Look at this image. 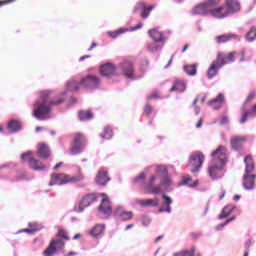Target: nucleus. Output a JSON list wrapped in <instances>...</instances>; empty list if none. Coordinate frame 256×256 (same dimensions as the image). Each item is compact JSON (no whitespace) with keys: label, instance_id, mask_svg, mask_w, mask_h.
Instances as JSON below:
<instances>
[{"label":"nucleus","instance_id":"nucleus-7","mask_svg":"<svg viewBox=\"0 0 256 256\" xmlns=\"http://www.w3.org/2000/svg\"><path fill=\"white\" fill-rule=\"evenodd\" d=\"M205 161V155L201 152H194L190 155L188 162V169L191 173H199L203 163Z\"/></svg>","mask_w":256,"mask_h":256},{"label":"nucleus","instance_id":"nucleus-31","mask_svg":"<svg viewBox=\"0 0 256 256\" xmlns=\"http://www.w3.org/2000/svg\"><path fill=\"white\" fill-rule=\"evenodd\" d=\"M8 130L11 133H17V132L21 131V123H19V121H17V120H10L8 122Z\"/></svg>","mask_w":256,"mask_h":256},{"label":"nucleus","instance_id":"nucleus-1","mask_svg":"<svg viewBox=\"0 0 256 256\" xmlns=\"http://www.w3.org/2000/svg\"><path fill=\"white\" fill-rule=\"evenodd\" d=\"M155 174L150 177V180L144 185V190L149 195L161 194V189L164 191H172L171 185L173 180L169 176V170L165 165L152 166Z\"/></svg>","mask_w":256,"mask_h":256},{"label":"nucleus","instance_id":"nucleus-2","mask_svg":"<svg viewBox=\"0 0 256 256\" xmlns=\"http://www.w3.org/2000/svg\"><path fill=\"white\" fill-rule=\"evenodd\" d=\"M53 93L51 90H45L40 93V99L34 103L33 117L38 121H45L47 115L51 113V107L61 105L66 99L67 92L63 91L58 94L53 100H49V96Z\"/></svg>","mask_w":256,"mask_h":256},{"label":"nucleus","instance_id":"nucleus-14","mask_svg":"<svg viewBox=\"0 0 256 256\" xmlns=\"http://www.w3.org/2000/svg\"><path fill=\"white\" fill-rule=\"evenodd\" d=\"M114 215L119 218L120 221H131L133 219V211H127L123 206H117L114 209Z\"/></svg>","mask_w":256,"mask_h":256},{"label":"nucleus","instance_id":"nucleus-16","mask_svg":"<svg viewBox=\"0 0 256 256\" xmlns=\"http://www.w3.org/2000/svg\"><path fill=\"white\" fill-rule=\"evenodd\" d=\"M171 205H173V199L166 194H162V203L160 208L158 209V213L171 214V212L173 211Z\"/></svg>","mask_w":256,"mask_h":256},{"label":"nucleus","instance_id":"nucleus-48","mask_svg":"<svg viewBox=\"0 0 256 256\" xmlns=\"http://www.w3.org/2000/svg\"><path fill=\"white\" fill-rule=\"evenodd\" d=\"M153 113V107H151V105L146 104V106L144 107V115H146V117H149V114Z\"/></svg>","mask_w":256,"mask_h":256},{"label":"nucleus","instance_id":"nucleus-45","mask_svg":"<svg viewBox=\"0 0 256 256\" xmlns=\"http://www.w3.org/2000/svg\"><path fill=\"white\" fill-rule=\"evenodd\" d=\"M256 96L255 91H252L249 93L248 97L246 98L244 104H243V109H245L247 107V103H249L250 101H253V98Z\"/></svg>","mask_w":256,"mask_h":256},{"label":"nucleus","instance_id":"nucleus-20","mask_svg":"<svg viewBox=\"0 0 256 256\" xmlns=\"http://www.w3.org/2000/svg\"><path fill=\"white\" fill-rule=\"evenodd\" d=\"M225 104V95L223 93H219L214 99L210 100L208 102V105L210 107H213L216 111L221 109L223 105Z\"/></svg>","mask_w":256,"mask_h":256},{"label":"nucleus","instance_id":"nucleus-40","mask_svg":"<svg viewBox=\"0 0 256 256\" xmlns=\"http://www.w3.org/2000/svg\"><path fill=\"white\" fill-rule=\"evenodd\" d=\"M83 179H85V176L79 173L76 176H68V183H79L80 181H83Z\"/></svg>","mask_w":256,"mask_h":256},{"label":"nucleus","instance_id":"nucleus-47","mask_svg":"<svg viewBox=\"0 0 256 256\" xmlns=\"http://www.w3.org/2000/svg\"><path fill=\"white\" fill-rule=\"evenodd\" d=\"M145 177H147V174H145V172H142L139 174V176L133 179V183H139V181H143Z\"/></svg>","mask_w":256,"mask_h":256},{"label":"nucleus","instance_id":"nucleus-13","mask_svg":"<svg viewBox=\"0 0 256 256\" xmlns=\"http://www.w3.org/2000/svg\"><path fill=\"white\" fill-rule=\"evenodd\" d=\"M155 7L153 5L147 6L145 2H138L136 3L133 13H137V11H141L140 17L141 19H149V15H151V11H153Z\"/></svg>","mask_w":256,"mask_h":256},{"label":"nucleus","instance_id":"nucleus-37","mask_svg":"<svg viewBox=\"0 0 256 256\" xmlns=\"http://www.w3.org/2000/svg\"><path fill=\"white\" fill-rule=\"evenodd\" d=\"M79 85H81V82H77L75 80H71L67 83V89L69 91H79Z\"/></svg>","mask_w":256,"mask_h":256},{"label":"nucleus","instance_id":"nucleus-62","mask_svg":"<svg viewBox=\"0 0 256 256\" xmlns=\"http://www.w3.org/2000/svg\"><path fill=\"white\" fill-rule=\"evenodd\" d=\"M95 47H97V43L93 42L91 47L88 48V51H93V49H95Z\"/></svg>","mask_w":256,"mask_h":256},{"label":"nucleus","instance_id":"nucleus-30","mask_svg":"<svg viewBox=\"0 0 256 256\" xmlns=\"http://www.w3.org/2000/svg\"><path fill=\"white\" fill-rule=\"evenodd\" d=\"M165 47V44L159 42H152L147 44V50L150 51V53H157V51H161Z\"/></svg>","mask_w":256,"mask_h":256},{"label":"nucleus","instance_id":"nucleus-41","mask_svg":"<svg viewBox=\"0 0 256 256\" xmlns=\"http://www.w3.org/2000/svg\"><path fill=\"white\" fill-rule=\"evenodd\" d=\"M242 109H243V113H242V117L240 119L241 124L247 123V117H249V115H252V117H253V112L251 110H247V107L242 108Z\"/></svg>","mask_w":256,"mask_h":256},{"label":"nucleus","instance_id":"nucleus-57","mask_svg":"<svg viewBox=\"0 0 256 256\" xmlns=\"http://www.w3.org/2000/svg\"><path fill=\"white\" fill-rule=\"evenodd\" d=\"M250 247H251V240H247L245 242V251H249Z\"/></svg>","mask_w":256,"mask_h":256},{"label":"nucleus","instance_id":"nucleus-3","mask_svg":"<svg viewBox=\"0 0 256 256\" xmlns=\"http://www.w3.org/2000/svg\"><path fill=\"white\" fill-rule=\"evenodd\" d=\"M227 148L219 146L212 152V160L208 165V174L212 181H217L225 176V168L223 166L227 163Z\"/></svg>","mask_w":256,"mask_h":256},{"label":"nucleus","instance_id":"nucleus-54","mask_svg":"<svg viewBox=\"0 0 256 256\" xmlns=\"http://www.w3.org/2000/svg\"><path fill=\"white\" fill-rule=\"evenodd\" d=\"M189 181H191V177H186L183 179L180 185H189Z\"/></svg>","mask_w":256,"mask_h":256},{"label":"nucleus","instance_id":"nucleus-38","mask_svg":"<svg viewBox=\"0 0 256 256\" xmlns=\"http://www.w3.org/2000/svg\"><path fill=\"white\" fill-rule=\"evenodd\" d=\"M170 91H180L183 93V91H185V82L177 81Z\"/></svg>","mask_w":256,"mask_h":256},{"label":"nucleus","instance_id":"nucleus-8","mask_svg":"<svg viewBox=\"0 0 256 256\" xmlns=\"http://www.w3.org/2000/svg\"><path fill=\"white\" fill-rule=\"evenodd\" d=\"M31 155H33L32 151L25 152L21 155L22 161H27L28 159L30 169H33V171H49V167L43 165L41 161L31 157Z\"/></svg>","mask_w":256,"mask_h":256},{"label":"nucleus","instance_id":"nucleus-9","mask_svg":"<svg viewBox=\"0 0 256 256\" xmlns=\"http://www.w3.org/2000/svg\"><path fill=\"white\" fill-rule=\"evenodd\" d=\"M98 195L95 193L86 194L79 202L78 207L74 208L76 213H83L87 207L96 203Z\"/></svg>","mask_w":256,"mask_h":256},{"label":"nucleus","instance_id":"nucleus-32","mask_svg":"<svg viewBox=\"0 0 256 256\" xmlns=\"http://www.w3.org/2000/svg\"><path fill=\"white\" fill-rule=\"evenodd\" d=\"M105 231V226L101 224H96L91 230H90V235L92 237H99L101 233Z\"/></svg>","mask_w":256,"mask_h":256},{"label":"nucleus","instance_id":"nucleus-56","mask_svg":"<svg viewBox=\"0 0 256 256\" xmlns=\"http://www.w3.org/2000/svg\"><path fill=\"white\" fill-rule=\"evenodd\" d=\"M13 1H15V0H5V1L1 0L0 7H3V5H7L8 3H13Z\"/></svg>","mask_w":256,"mask_h":256},{"label":"nucleus","instance_id":"nucleus-5","mask_svg":"<svg viewBox=\"0 0 256 256\" xmlns=\"http://www.w3.org/2000/svg\"><path fill=\"white\" fill-rule=\"evenodd\" d=\"M245 163V174L243 176V187L246 191H252L255 189V174L253 173L255 169V164L253 163V157L251 155H247L244 158Z\"/></svg>","mask_w":256,"mask_h":256},{"label":"nucleus","instance_id":"nucleus-35","mask_svg":"<svg viewBox=\"0 0 256 256\" xmlns=\"http://www.w3.org/2000/svg\"><path fill=\"white\" fill-rule=\"evenodd\" d=\"M57 253V248L55 247V242H50V245L46 250H44V256H54Z\"/></svg>","mask_w":256,"mask_h":256},{"label":"nucleus","instance_id":"nucleus-18","mask_svg":"<svg viewBox=\"0 0 256 256\" xmlns=\"http://www.w3.org/2000/svg\"><path fill=\"white\" fill-rule=\"evenodd\" d=\"M69 183V175L65 173L52 174L49 185H67Z\"/></svg>","mask_w":256,"mask_h":256},{"label":"nucleus","instance_id":"nucleus-4","mask_svg":"<svg viewBox=\"0 0 256 256\" xmlns=\"http://www.w3.org/2000/svg\"><path fill=\"white\" fill-rule=\"evenodd\" d=\"M241 11V4L237 0H225L224 6H220L212 12V17L216 19H225L233 13Z\"/></svg>","mask_w":256,"mask_h":256},{"label":"nucleus","instance_id":"nucleus-61","mask_svg":"<svg viewBox=\"0 0 256 256\" xmlns=\"http://www.w3.org/2000/svg\"><path fill=\"white\" fill-rule=\"evenodd\" d=\"M203 125V119H200L196 124V128L199 129Z\"/></svg>","mask_w":256,"mask_h":256},{"label":"nucleus","instance_id":"nucleus-21","mask_svg":"<svg viewBox=\"0 0 256 256\" xmlns=\"http://www.w3.org/2000/svg\"><path fill=\"white\" fill-rule=\"evenodd\" d=\"M148 35L153 39L155 43H162L165 45L167 43V38L165 35L162 34V32H159L157 29H152L148 31Z\"/></svg>","mask_w":256,"mask_h":256},{"label":"nucleus","instance_id":"nucleus-39","mask_svg":"<svg viewBox=\"0 0 256 256\" xmlns=\"http://www.w3.org/2000/svg\"><path fill=\"white\" fill-rule=\"evenodd\" d=\"M102 139H111L113 137V129L111 127L104 128V132L100 134Z\"/></svg>","mask_w":256,"mask_h":256},{"label":"nucleus","instance_id":"nucleus-36","mask_svg":"<svg viewBox=\"0 0 256 256\" xmlns=\"http://www.w3.org/2000/svg\"><path fill=\"white\" fill-rule=\"evenodd\" d=\"M78 117L81 121H89V119H93V113L91 111H80Z\"/></svg>","mask_w":256,"mask_h":256},{"label":"nucleus","instance_id":"nucleus-34","mask_svg":"<svg viewBox=\"0 0 256 256\" xmlns=\"http://www.w3.org/2000/svg\"><path fill=\"white\" fill-rule=\"evenodd\" d=\"M245 39L247 40L248 43H253L256 39V27L252 26L250 28V31L247 32L245 35Z\"/></svg>","mask_w":256,"mask_h":256},{"label":"nucleus","instance_id":"nucleus-51","mask_svg":"<svg viewBox=\"0 0 256 256\" xmlns=\"http://www.w3.org/2000/svg\"><path fill=\"white\" fill-rule=\"evenodd\" d=\"M189 255V250H184V251H181V252H175L173 254V256H187Z\"/></svg>","mask_w":256,"mask_h":256},{"label":"nucleus","instance_id":"nucleus-29","mask_svg":"<svg viewBox=\"0 0 256 256\" xmlns=\"http://www.w3.org/2000/svg\"><path fill=\"white\" fill-rule=\"evenodd\" d=\"M243 141H245V138L236 136L231 139V147L234 149V151H239L243 145Z\"/></svg>","mask_w":256,"mask_h":256},{"label":"nucleus","instance_id":"nucleus-23","mask_svg":"<svg viewBox=\"0 0 256 256\" xmlns=\"http://www.w3.org/2000/svg\"><path fill=\"white\" fill-rule=\"evenodd\" d=\"M236 40V41H241V36L237 35V34H223V35H219L216 36V43H228V41L231 40Z\"/></svg>","mask_w":256,"mask_h":256},{"label":"nucleus","instance_id":"nucleus-58","mask_svg":"<svg viewBox=\"0 0 256 256\" xmlns=\"http://www.w3.org/2000/svg\"><path fill=\"white\" fill-rule=\"evenodd\" d=\"M189 253L187 254V256H195V246H193L190 250H188Z\"/></svg>","mask_w":256,"mask_h":256},{"label":"nucleus","instance_id":"nucleus-44","mask_svg":"<svg viewBox=\"0 0 256 256\" xmlns=\"http://www.w3.org/2000/svg\"><path fill=\"white\" fill-rule=\"evenodd\" d=\"M51 243H54V247L56 248V251H59L63 247H65V242H63V240H52Z\"/></svg>","mask_w":256,"mask_h":256},{"label":"nucleus","instance_id":"nucleus-17","mask_svg":"<svg viewBox=\"0 0 256 256\" xmlns=\"http://www.w3.org/2000/svg\"><path fill=\"white\" fill-rule=\"evenodd\" d=\"M98 211L105 217H109V215L113 213V207L111 206V201H109V198L106 197L101 200Z\"/></svg>","mask_w":256,"mask_h":256},{"label":"nucleus","instance_id":"nucleus-53","mask_svg":"<svg viewBox=\"0 0 256 256\" xmlns=\"http://www.w3.org/2000/svg\"><path fill=\"white\" fill-rule=\"evenodd\" d=\"M77 103V98L71 97L68 103V107H71L72 105H75Z\"/></svg>","mask_w":256,"mask_h":256},{"label":"nucleus","instance_id":"nucleus-33","mask_svg":"<svg viewBox=\"0 0 256 256\" xmlns=\"http://www.w3.org/2000/svg\"><path fill=\"white\" fill-rule=\"evenodd\" d=\"M183 69L186 72V75H190L191 77L197 75V65L196 64L184 65Z\"/></svg>","mask_w":256,"mask_h":256},{"label":"nucleus","instance_id":"nucleus-12","mask_svg":"<svg viewBox=\"0 0 256 256\" xmlns=\"http://www.w3.org/2000/svg\"><path fill=\"white\" fill-rule=\"evenodd\" d=\"M80 85L84 87V89H99L101 79L95 75H87L81 79Z\"/></svg>","mask_w":256,"mask_h":256},{"label":"nucleus","instance_id":"nucleus-50","mask_svg":"<svg viewBox=\"0 0 256 256\" xmlns=\"http://www.w3.org/2000/svg\"><path fill=\"white\" fill-rule=\"evenodd\" d=\"M58 237H62V239H66V241H69V236L67 235L65 230H59Z\"/></svg>","mask_w":256,"mask_h":256},{"label":"nucleus","instance_id":"nucleus-24","mask_svg":"<svg viewBox=\"0 0 256 256\" xmlns=\"http://www.w3.org/2000/svg\"><path fill=\"white\" fill-rule=\"evenodd\" d=\"M100 74L102 77H111L115 75V66L111 63H106L100 67Z\"/></svg>","mask_w":256,"mask_h":256},{"label":"nucleus","instance_id":"nucleus-6","mask_svg":"<svg viewBox=\"0 0 256 256\" xmlns=\"http://www.w3.org/2000/svg\"><path fill=\"white\" fill-rule=\"evenodd\" d=\"M220 1L221 0L204 1L203 3L195 6L192 9V15H203V16L212 15L213 16V11H215V9H213V7H217V5H219Z\"/></svg>","mask_w":256,"mask_h":256},{"label":"nucleus","instance_id":"nucleus-28","mask_svg":"<svg viewBox=\"0 0 256 256\" xmlns=\"http://www.w3.org/2000/svg\"><path fill=\"white\" fill-rule=\"evenodd\" d=\"M236 207L233 205H228L225 206L222 209V212L219 214L218 219L223 220V219H227V217H229V215H231V213H233V211H235Z\"/></svg>","mask_w":256,"mask_h":256},{"label":"nucleus","instance_id":"nucleus-63","mask_svg":"<svg viewBox=\"0 0 256 256\" xmlns=\"http://www.w3.org/2000/svg\"><path fill=\"white\" fill-rule=\"evenodd\" d=\"M133 227H135L134 224H129L125 227V231H129V229H133Z\"/></svg>","mask_w":256,"mask_h":256},{"label":"nucleus","instance_id":"nucleus-25","mask_svg":"<svg viewBox=\"0 0 256 256\" xmlns=\"http://www.w3.org/2000/svg\"><path fill=\"white\" fill-rule=\"evenodd\" d=\"M136 203L140 207H159V199L157 198L137 200Z\"/></svg>","mask_w":256,"mask_h":256},{"label":"nucleus","instance_id":"nucleus-64","mask_svg":"<svg viewBox=\"0 0 256 256\" xmlns=\"http://www.w3.org/2000/svg\"><path fill=\"white\" fill-rule=\"evenodd\" d=\"M7 167H11V164L0 165V169H7Z\"/></svg>","mask_w":256,"mask_h":256},{"label":"nucleus","instance_id":"nucleus-55","mask_svg":"<svg viewBox=\"0 0 256 256\" xmlns=\"http://www.w3.org/2000/svg\"><path fill=\"white\" fill-rule=\"evenodd\" d=\"M33 229H29V228H25V229H22V230H20V231H18V233H29V234H31V233H33Z\"/></svg>","mask_w":256,"mask_h":256},{"label":"nucleus","instance_id":"nucleus-19","mask_svg":"<svg viewBox=\"0 0 256 256\" xmlns=\"http://www.w3.org/2000/svg\"><path fill=\"white\" fill-rule=\"evenodd\" d=\"M225 65V62H220L219 59H215L207 71V77L208 79H213V77H216V75L219 73V69Z\"/></svg>","mask_w":256,"mask_h":256},{"label":"nucleus","instance_id":"nucleus-59","mask_svg":"<svg viewBox=\"0 0 256 256\" xmlns=\"http://www.w3.org/2000/svg\"><path fill=\"white\" fill-rule=\"evenodd\" d=\"M59 167H63V162H60L58 164H56L53 168L54 171H57V169H59Z\"/></svg>","mask_w":256,"mask_h":256},{"label":"nucleus","instance_id":"nucleus-42","mask_svg":"<svg viewBox=\"0 0 256 256\" xmlns=\"http://www.w3.org/2000/svg\"><path fill=\"white\" fill-rule=\"evenodd\" d=\"M140 221L143 225V227H149V225H151V217L149 215H142L140 217Z\"/></svg>","mask_w":256,"mask_h":256},{"label":"nucleus","instance_id":"nucleus-43","mask_svg":"<svg viewBox=\"0 0 256 256\" xmlns=\"http://www.w3.org/2000/svg\"><path fill=\"white\" fill-rule=\"evenodd\" d=\"M236 217L232 216L229 219H227L224 223L218 224L216 226V231H222L223 227H226V225H229V223H231V221H235Z\"/></svg>","mask_w":256,"mask_h":256},{"label":"nucleus","instance_id":"nucleus-22","mask_svg":"<svg viewBox=\"0 0 256 256\" xmlns=\"http://www.w3.org/2000/svg\"><path fill=\"white\" fill-rule=\"evenodd\" d=\"M95 181L97 183V185H107V183H109V181H111V178L107 176V170H104L103 168H101L98 171V174L96 175Z\"/></svg>","mask_w":256,"mask_h":256},{"label":"nucleus","instance_id":"nucleus-46","mask_svg":"<svg viewBox=\"0 0 256 256\" xmlns=\"http://www.w3.org/2000/svg\"><path fill=\"white\" fill-rule=\"evenodd\" d=\"M198 101L199 98H195V100L193 101V107L196 115H199V113H201V108L197 106Z\"/></svg>","mask_w":256,"mask_h":256},{"label":"nucleus","instance_id":"nucleus-10","mask_svg":"<svg viewBox=\"0 0 256 256\" xmlns=\"http://www.w3.org/2000/svg\"><path fill=\"white\" fill-rule=\"evenodd\" d=\"M85 136L81 134L74 135V140L71 146V155H79L85 151Z\"/></svg>","mask_w":256,"mask_h":256},{"label":"nucleus","instance_id":"nucleus-26","mask_svg":"<svg viewBox=\"0 0 256 256\" xmlns=\"http://www.w3.org/2000/svg\"><path fill=\"white\" fill-rule=\"evenodd\" d=\"M37 155L40 157V159H49V156L51 155L49 146H47V144L38 145Z\"/></svg>","mask_w":256,"mask_h":256},{"label":"nucleus","instance_id":"nucleus-15","mask_svg":"<svg viewBox=\"0 0 256 256\" xmlns=\"http://www.w3.org/2000/svg\"><path fill=\"white\" fill-rule=\"evenodd\" d=\"M143 27V22L138 23L136 26H132L129 28H119L116 31H109L108 35L109 37H111L112 39H117L119 35H123V33H127V31H139V29H141Z\"/></svg>","mask_w":256,"mask_h":256},{"label":"nucleus","instance_id":"nucleus-11","mask_svg":"<svg viewBox=\"0 0 256 256\" xmlns=\"http://www.w3.org/2000/svg\"><path fill=\"white\" fill-rule=\"evenodd\" d=\"M117 71L123 75L126 79H136L135 69L133 68V62L124 61L119 64Z\"/></svg>","mask_w":256,"mask_h":256},{"label":"nucleus","instance_id":"nucleus-52","mask_svg":"<svg viewBox=\"0 0 256 256\" xmlns=\"http://www.w3.org/2000/svg\"><path fill=\"white\" fill-rule=\"evenodd\" d=\"M227 123H229V118L227 116H223L220 121V125H227Z\"/></svg>","mask_w":256,"mask_h":256},{"label":"nucleus","instance_id":"nucleus-27","mask_svg":"<svg viewBox=\"0 0 256 256\" xmlns=\"http://www.w3.org/2000/svg\"><path fill=\"white\" fill-rule=\"evenodd\" d=\"M236 55H237V52L233 51V52L228 53L224 58L221 57V54H219L216 59H219L220 63H224V65H227V63L235 62Z\"/></svg>","mask_w":256,"mask_h":256},{"label":"nucleus","instance_id":"nucleus-60","mask_svg":"<svg viewBox=\"0 0 256 256\" xmlns=\"http://www.w3.org/2000/svg\"><path fill=\"white\" fill-rule=\"evenodd\" d=\"M189 187H197L199 185V180H195L193 184H188Z\"/></svg>","mask_w":256,"mask_h":256},{"label":"nucleus","instance_id":"nucleus-49","mask_svg":"<svg viewBox=\"0 0 256 256\" xmlns=\"http://www.w3.org/2000/svg\"><path fill=\"white\" fill-rule=\"evenodd\" d=\"M147 67H149V60L148 59L142 60L140 70L145 71V69H147Z\"/></svg>","mask_w":256,"mask_h":256}]
</instances>
